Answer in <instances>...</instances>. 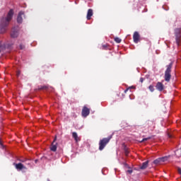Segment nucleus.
Listing matches in <instances>:
<instances>
[{"label":"nucleus","instance_id":"1","mask_svg":"<svg viewBox=\"0 0 181 181\" xmlns=\"http://www.w3.org/2000/svg\"><path fill=\"white\" fill-rule=\"evenodd\" d=\"M13 16V10H10L7 14L6 18H2L1 24L0 25V33H5L6 32V25H9L11 19Z\"/></svg>","mask_w":181,"mask_h":181},{"label":"nucleus","instance_id":"2","mask_svg":"<svg viewBox=\"0 0 181 181\" xmlns=\"http://www.w3.org/2000/svg\"><path fill=\"white\" fill-rule=\"evenodd\" d=\"M111 136H109L107 138H105L102 140L100 141L99 142V150L100 151H103V149H104V148H105V146L107 145V144H108V142H110V140L111 139Z\"/></svg>","mask_w":181,"mask_h":181},{"label":"nucleus","instance_id":"3","mask_svg":"<svg viewBox=\"0 0 181 181\" xmlns=\"http://www.w3.org/2000/svg\"><path fill=\"white\" fill-rule=\"evenodd\" d=\"M171 69H172V65H168V68L165 71V81H170V71H171Z\"/></svg>","mask_w":181,"mask_h":181},{"label":"nucleus","instance_id":"4","mask_svg":"<svg viewBox=\"0 0 181 181\" xmlns=\"http://www.w3.org/2000/svg\"><path fill=\"white\" fill-rule=\"evenodd\" d=\"M168 158H169V157H168V156L159 158L153 161V163H155V165H159V163H163V162H166V160H168Z\"/></svg>","mask_w":181,"mask_h":181},{"label":"nucleus","instance_id":"5","mask_svg":"<svg viewBox=\"0 0 181 181\" xmlns=\"http://www.w3.org/2000/svg\"><path fill=\"white\" fill-rule=\"evenodd\" d=\"M90 115V109L87 108V107H84L82 110V116L84 117H88Z\"/></svg>","mask_w":181,"mask_h":181},{"label":"nucleus","instance_id":"6","mask_svg":"<svg viewBox=\"0 0 181 181\" xmlns=\"http://www.w3.org/2000/svg\"><path fill=\"white\" fill-rule=\"evenodd\" d=\"M56 142V138L54 139V141L52 142L50 149L52 151V152H56L57 151V143Z\"/></svg>","mask_w":181,"mask_h":181},{"label":"nucleus","instance_id":"7","mask_svg":"<svg viewBox=\"0 0 181 181\" xmlns=\"http://www.w3.org/2000/svg\"><path fill=\"white\" fill-rule=\"evenodd\" d=\"M13 165L16 166V169H17V170H22V169H26V167H25V165H23V164L21 163H14Z\"/></svg>","mask_w":181,"mask_h":181},{"label":"nucleus","instance_id":"8","mask_svg":"<svg viewBox=\"0 0 181 181\" xmlns=\"http://www.w3.org/2000/svg\"><path fill=\"white\" fill-rule=\"evenodd\" d=\"M133 39L134 43H138V42H139V33H138V32L134 33Z\"/></svg>","mask_w":181,"mask_h":181},{"label":"nucleus","instance_id":"9","mask_svg":"<svg viewBox=\"0 0 181 181\" xmlns=\"http://www.w3.org/2000/svg\"><path fill=\"white\" fill-rule=\"evenodd\" d=\"M23 15H24V13L23 11H21L18 13V16L17 17V22H18V23H22V21H23L22 16H23Z\"/></svg>","mask_w":181,"mask_h":181},{"label":"nucleus","instance_id":"10","mask_svg":"<svg viewBox=\"0 0 181 181\" xmlns=\"http://www.w3.org/2000/svg\"><path fill=\"white\" fill-rule=\"evenodd\" d=\"M156 88L158 90V91H163V84L160 82H158L156 86Z\"/></svg>","mask_w":181,"mask_h":181},{"label":"nucleus","instance_id":"11","mask_svg":"<svg viewBox=\"0 0 181 181\" xmlns=\"http://www.w3.org/2000/svg\"><path fill=\"white\" fill-rule=\"evenodd\" d=\"M18 35H19V33H18V30H16L15 29H13L11 30V37H13V38L18 37Z\"/></svg>","mask_w":181,"mask_h":181},{"label":"nucleus","instance_id":"12","mask_svg":"<svg viewBox=\"0 0 181 181\" xmlns=\"http://www.w3.org/2000/svg\"><path fill=\"white\" fill-rule=\"evenodd\" d=\"M91 16H93V9L90 8L88 9V13H87V19L88 21H90V19H91Z\"/></svg>","mask_w":181,"mask_h":181},{"label":"nucleus","instance_id":"13","mask_svg":"<svg viewBox=\"0 0 181 181\" xmlns=\"http://www.w3.org/2000/svg\"><path fill=\"white\" fill-rule=\"evenodd\" d=\"M72 136L74 139V140L76 141V142H78L80 141V137L78 136V135H77V133L73 132Z\"/></svg>","mask_w":181,"mask_h":181},{"label":"nucleus","instance_id":"14","mask_svg":"<svg viewBox=\"0 0 181 181\" xmlns=\"http://www.w3.org/2000/svg\"><path fill=\"white\" fill-rule=\"evenodd\" d=\"M175 35L177 37H181V28H177L175 30Z\"/></svg>","mask_w":181,"mask_h":181},{"label":"nucleus","instance_id":"15","mask_svg":"<svg viewBox=\"0 0 181 181\" xmlns=\"http://www.w3.org/2000/svg\"><path fill=\"white\" fill-rule=\"evenodd\" d=\"M148 161H146V162L143 163L142 165L140 167V168L142 170L146 169L148 168Z\"/></svg>","mask_w":181,"mask_h":181},{"label":"nucleus","instance_id":"16","mask_svg":"<svg viewBox=\"0 0 181 181\" xmlns=\"http://www.w3.org/2000/svg\"><path fill=\"white\" fill-rule=\"evenodd\" d=\"M115 41L116 42V43H121V40L119 37H115Z\"/></svg>","mask_w":181,"mask_h":181},{"label":"nucleus","instance_id":"17","mask_svg":"<svg viewBox=\"0 0 181 181\" xmlns=\"http://www.w3.org/2000/svg\"><path fill=\"white\" fill-rule=\"evenodd\" d=\"M148 88H149L150 91H151V92H153V90H155V88H153V86H150L148 87Z\"/></svg>","mask_w":181,"mask_h":181},{"label":"nucleus","instance_id":"18","mask_svg":"<svg viewBox=\"0 0 181 181\" xmlns=\"http://www.w3.org/2000/svg\"><path fill=\"white\" fill-rule=\"evenodd\" d=\"M148 139H151V137H147V138L143 139L141 142H145V141H148Z\"/></svg>","mask_w":181,"mask_h":181},{"label":"nucleus","instance_id":"19","mask_svg":"<svg viewBox=\"0 0 181 181\" xmlns=\"http://www.w3.org/2000/svg\"><path fill=\"white\" fill-rule=\"evenodd\" d=\"M0 146H1V148H4V144H2V141L0 139Z\"/></svg>","mask_w":181,"mask_h":181},{"label":"nucleus","instance_id":"20","mask_svg":"<svg viewBox=\"0 0 181 181\" xmlns=\"http://www.w3.org/2000/svg\"><path fill=\"white\" fill-rule=\"evenodd\" d=\"M129 153V151L128 150H125V155L128 156V154Z\"/></svg>","mask_w":181,"mask_h":181},{"label":"nucleus","instance_id":"21","mask_svg":"<svg viewBox=\"0 0 181 181\" xmlns=\"http://www.w3.org/2000/svg\"><path fill=\"white\" fill-rule=\"evenodd\" d=\"M140 81H141V83H144V78H141Z\"/></svg>","mask_w":181,"mask_h":181},{"label":"nucleus","instance_id":"22","mask_svg":"<svg viewBox=\"0 0 181 181\" xmlns=\"http://www.w3.org/2000/svg\"><path fill=\"white\" fill-rule=\"evenodd\" d=\"M127 172L128 173H132V170H128Z\"/></svg>","mask_w":181,"mask_h":181},{"label":"nucleus","instance_id":"23","mask_svg":"<svg viewBox=\"0 0 181 181\" xmlns=\"http://www.w3.org/2000/svg\"><path fill=\"white\" fill-rule=\"evenodd\" d=\"M24 47H24L23 45H20V49H24Z\"/></svg>","mask_w":181,"mask_h":181},{"label":"nucleus","instance_id":"24","mask_svg":"<svg viewBox=\"0 0 181 181\" xmlns=\"http://www.w3.org/2000/svg\"><path fill=\"white\" fill-rule=\"evenodd\" d=\"M3 48H4V45H1L0 46V50H2Z\"/></svg>","mask_w":181,"mask_h":181},{"label":"nucleus","instance_id":"25","mask_svg":"<svg viewBox=\"0 0 181 181\" xmlns=\"http://www.w3.org/2000/svg\"><path fill=\"white\" fill-rule=\"evenodd\" d=\"M19 74H21V72L18 71V72L17 73V76H19Z\"/></svg>","mask_w":181,"mask_h":181},{"label":"nucleus","instance_id":"26","mask_svg":"<svg viewBox=\"0 0 181 181\" xmlns=\"http://www.w3.org/2000/svg\"><path fill=\"white\" fill-rule=\"evenodd\" d=\"M127 90H129V88H127V89L124 91V93H127Z\"/></svg>","mask_w":181,"mask_h":181},{"label":"nucleus","instance_id":"27","mask_svg":"<svg viewBox=\"0 0 181 181\" xmlns=\"http://www.w3.org/2000/svg\"><path fill=\"white\" fill-rule=\"evenodd\" d=\"M129 88H134V86L129 87Z\"/></svg>","mask_w":181,"mask_h":181},{"label":"nucleus","instance_id":"28","mask_svg":"<svg viewBox=\"0 0 181 181\" xmlns=\"http://www.w3.org/2000/svg\"><path fill=\"white\" fill-rule=\"evenodd\" d=\"M177 45H179V42L177 41Z\"/></svg>","mask_w":181,"mask_h":181},{"label":"nucleus","instance_id":"29","mask_svg":"<svg viewBox=\"0 0 181 181\" xmlns=\"http://www.w3.org/2000/svg\"><path fill=\"white\" fill-rule=\"evenodd\" d=\"M4 47H6V46L4 45Z\"/></svg>","mask_w":181,"mask_h":181}]
</instances>
